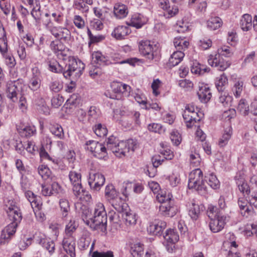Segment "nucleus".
<instances>
[{
  "label": "nucleus",
  "mask_w": 257,
  "mask_h": 257,
  "mask_svg": "<svg viewBox=\"0 0 257 257\" xmlns=\"http://www.w3.org/2000/svg\"><path fill=\"white\" fill-rule=\"evenodd\" d=\"M27 86L21 80L11 81L8 83L6 89L7 97L13 102H18L21 108L26 107L27 103V96H29V92L27 93Z\"/></svg>",
  "instance_id": "obj_1"
},
{
  "label": "nucleus",
  "mask_w": 257,
  "mask_h": 257,
  "mask_svg": "<svg viewBox=\"0 0 257 257\" xmlns=\"http://www.w3.org/2000/svg\"><path fill=\"white\" fill-rule=\"evenodd\" d=\"M7 213L11 222L3 230L1 238L9 240L15 233L17 228L22 220V216L19 208L14 205H11L8 207Z\"/></svg>",
  "instance_id": "obj_2"
},
{
  "label": "nucleus",
  "mask_w": 257,
  "mask_h": 257,
  "mask_svg": "<svg viewBox=\"0 0 257 257\" xmlns=\"http://www.w3.org/2000/svg\"><path fill=\"white\" fill-rule=\"evenodd\" d=\"M207 214L210 218L209 228L211 231L217 233L220 231L226 223V216L216 206L209 205Z\"/></svg>",
  "instance_id": "obj_3"
},
{
  "label": "nucleus",
  "mask_w": 257,
  "mask_h": 257,
  "mask_svg": "<svg viewBox=\"0 0 257 257\" xmlns=\"http://www.w3.org/2000/svg\"><path fill=\"white\" fill-rule=\"evenodd\" d=\"M188 186L190 189H194L201 195L206 194L207 187L203 180V173L200 169H195L190 173Z\"/></svg>",
  "instance_id": "obj_4"
},
{
  "label": "nucleus",
  "mask_w": 257,
  "mask_h": 257,
  "mask_svg": "<svg viewBox=\"0 0 257 257\" xmlns=\"http://www.w3.org/2000/svg\"><path fill=\"white\" fill-rule=\"evenodd\" d=\"M84 69V64L80 60L70 57L64 67H62V72L66 79H71V77H79Z\"/></svg>",
  "instance_id": "obj_5"
},
{
  "label": "nucleus",
  "mask_w": 257,
  "mask_h": 257,
  "mask_svg": "<svg viewBox=\"0 0 257 257\" xmlns=\"http://www.w3.org/2000/svg\"><path fill=\"white\" fill-rule=\"evenodd\" d=\"M139 49L140 54L149 60H152L159 56L160 51L158 47L151 45L150 41L140 42Z\"/></svg>",
  "instance_id": "obj_6"
},
{
  "label": "nucleus",
  "mask_w": 257,
  "mask_h": 257,
  "mask_svg": "<svg viewBox=\"0 0 257 257\" xmlns=\"http://www.w3.org/2000/svg\"><path fill=\"white\" fill-rule=\"evenodd\" d=\"M86 149L91 152L93 156L99 159H106L107 158V149L103 144L93 140H89L85 143Z\"/></svg>",
  "instance_id": "obj_7"
},
{
  "label": "nucleus",
  "mask_w": 257,
  "mask_h": 257,
  "mask_svg": "<svg viewBox=\"0 0 257 257\" xmlns=\"http://www.w3.org/2000/svg\"><path fill=\"white\" fill-rule=\"evenodd\" d=\"M105 182L104 176L93 168L91 166L89 173L88 184L93 191H98Z\"/></svg>",
  "instance_id": "obj_8"
},
{
  "label": "nucleus",
  "mask_w": 257,
  "mask_h": 257,
  "mask_svg": "<svg viewBox=\"0 0 257 257\" xmlns=\"http://www.w3.org/2000/svg\"><path fill=\"white\" fill-rule=\"evenodd\" d=\"M41 73L37 67L32 69V75L30 79L28 86L27 87V93L29 92V96H27L30 99H32L30 93H34L39 89L41 86Z\"/></svg>",
  "instance_id": "obj_9"
},
{
  "label": "nucleus",
  "mask_w": 257,
  "mask_h": 257,
  "mask_svg": "<svg viewBox=\"0 0 257 257\" xmlns=\"http://www.w3.org/2000/svg\"><path fill=\"white\" fill-rule=\"evenodd\" d=\"M69 178L73 185V191L76 197H80V194L83 192L81 185V175L80 173L71 171L69 172Z\"/></svg>",
  "instance_id": "obj_10"
},
{
  "label": "nucleus",
  "mask_w": 257,
  "mask_h": 257,
  "mask_svg": "<svg viewBox=\"0 0 257 257\" xmlns=\"http://www.w3.org/2000/svg\"><path fill=\"white\" fill-rule=\"evenodd\" d=\"M208 62L212 67H215L220 71H224L230 65L228 61L223 60L219 54L209 55Z\"/></svg>",
  "instance_id": "obj_11"
},
{
  "label": "nucleus",
  "mask_w": 257,
  "mask_h": 257,
  "mask_svg": "<svg viewBox=\"0 0 257 257\" xmlns=\"http://www.w3.org/2000/svg\"><path fill=\"white\" fill-rule=\"evenodd\" d=\"M49 30L51 34L56 38L68 42L70 40L71 33L70 31L64 27H50Z\"/></svg>",
  "instance_id": "obj_12"
},
{
  "label": "nucleus",
  "mask_w": 257,
  "mask_h": 257,
  "mask_svg": "<svg viewBox=\"0 0 257 257\" xmlns=\"http://www.w3.org/2000/svg\"><path fill=\"white\" fill-rule=\"evenodd\" d=\"M8 44L7 38L5 37L0 39V52L5 58L6 63L10 68H13L16 64L15 58L7 53Z\"/></svg>",
  "instance_id": "obj_13"
},
{
  "label": "nucleus",
  "mask_w": 257,
  "mask_h": 257,
  "mask_svg": "<svg viewBox=\"0 0 257 257\" xmlns=\"http://www.w3.org/2000/svg\"><path fill=\"white\" fill-rule=\"evenodd\" d=\"M107 215L104 216L93 215L90 227L93 230H98L104 232L107 230Z\"/></svg>",
  "instance_id": "obj_14"
},
{
  "label": "nucleus",
  "mask_w": 257,
  "mask_h": 257,
  "mask_svg": "<svg viewBox=\"0 0 257 257\" xmlns=\"http://www.w3.org/2000/svg\"><path fill=\"white\" fill-rule=\"evenodd\" d=\"M166 226L167 223L165 221L155 219L150 223L149 226L147 227V231L150 235L161 236Z\"/></svg>",
  "instance_id": "obj_15"
},
{
  "label": "nucleus",
  "mask_w": 257,
  "mask_h": 257,
  "mask_svg": "<svg viewBox=\"0 0 257 257\" xmlns=\"http://www.w3.org/2000/svg\"><path fill=\"white\" fill-rule=\"evenodd\" d=\"M133 140H128L126 141L119 142L117 146L116 152H115V156L120 157L121 155H125L130 150L134 151L136 149V145Z\"/></svg>",
  "instance_id": "obj_16"
},
{
  "label": "nucleus",
  "mask_w": 257,
  "mask_h": 257,
  "mask_svg": "<svg viewBox=\"0 0 257 257\" xmlns=\"http://www.w3.org/2000/svg\"><path fill=\"white\" fill-rule=\"evenodd\" d=\"M161 213L165 216L172 217L178 211V207L175 204L174 201H171L161 204L160 206Z\"/></svg>",
  "instance_id": "obj_17"
},
{
  "label": "nucleus",
  "mask_w": 257,
  "mask_h": 257,
  "mask_svg": "<svg viewBox=\"0 0 257 257\" xmlns=\"http://www.w3.org/2000/svg\"><path fill=\"white\" fill-rule=\"evenodd\" d=\"M183 117L188 128H191L196 122L199 121L201 119V116L198 113H191L186 110L183 111Z\"/></svg>",
  "instance_id": "obj_18"
},
{
  "label": "nucleus",
  "mask_w": 257,
  "mask_h": 257,
  "mask_svg": "<svg viewBox=\"0 0 257 257\" xmlns=\"http://www.w3.org/2000/svg\"><path fill=\"white\" fill-rule=\"evenodd\" d=\"M63 247L71 257H75V241L74 237H65L63 240Z\"/></svg>",
  "instance_id": "obj_19"
},
{
  "label": "nucleus",
  "mask_w": 257,
  "mask_h": 257,
  "mask_svg": "<svg viewBox=\"0 0 257 257\" xmlns=\"http://www.w3.org/2000/svg\"><path fill=\"white\" fill-rule=\"evenodd\" d=\"M131 33V30L128 26H118L113 30L111 35L117 40H123Z\"/></svg>",
  "instance_id": "obj_20"
},
{
  "label": "nucleus",
  "mask_w": 257,
  "mask_h": 257,
  "mask_svg": "<svg viewBox=\"0 0 257 257\" xmlns=\"http://www.w3.org/2000/svg\"><path fill=\"white\" fill-rule=\"evenodd\" d=\"M50 48L59 58L64 59L67 56L65 47L61 42L53 41L50 44Z\"/></svg>",
  "instance_id": "obj_21"
},
{
  "label": "nucleus",
  "mask_w": 257,
  "mask_h": 257,
  "mask_svg": "<svg viewBox=\"0 0 257 257\" xmlns=\"http://www.w3.org/2000/svg\"><path fill=\"white\" fill-rule=\"evenodd\" d=\"M113 14L118 19H121L126 17L128 14L127 7L121 3H116L114 6Z\"/></svg>",
  "instance_id": "obj_22"
},
{
  "label": "nucleus",
  "mask_w": 257,
  "mask_h": 257,
  "mask_svg": "<svg viewBox=\"0 0 257 257\" xmlns=\"http://www.w3.org/2000/svg\"><path fill=\"white\" fill-rule=\"evenodd\" d=\"M47 81L48 87L52 92L58 93L63 89L62 83L56 78H48Z\"/></svg>",
  "instance_id": "obj_23"
},
{
  "label": "nucleus",
  "mask_w": 257,
  "mask_h": 257,
  "mask_svg": "<svg viewBox=\"0 0 257 257\" xmlns=\"http://www.w3.org/2000/svg\"><path fill=\"white\" fill-rule=\"evenodd\" d=\"M236 185L239 190L245 196L248 195L250 193V188L245 179L240 176H236L235 177Z\"/></svg>",
  "instance_id": "obj_24"
},
{
  "label": "nucleus",
  "mask_w": 257,
  "mask_h": 257,
  "mask_svg": "<svg viewBox=\"0 0 257 257\" xmlns=\"http://www.w3.org/2000/svg\"><path fill=\"white\" fill-rule=\"evenodd\" d=\"M184 53L181 50H177L170 56L168 65L170 67H174L178 65L184 57Z\"/></svg>",
  "instance_id": "obj_25"
},
{
  "label": "nucleus",
  "mask_w": 257,
  "mask_h": 257,
  "mask_svg": "<svg viewBox=\"0 0 257 257\" xmlns=\"http://www.w3.org/2000/svg\"><path fill=\"white\" fill-rule=\"evenodd\" d=\"M145 24V20L143 15L136 14L132 16L131 21L127 23L128 26H133L137 29L141 28Z\"/></svg>",
  "instance_id": "obj_26"
},
{
  "label": "nucleus",
  "mask_w": 257,
  "mask_h": 257,
  "mask_svg": "<svg viewBox=\"0 0 257 257\" xmlns=\"http://www.w3.org/2000/svg\"><path fill=\"white\" fill-rule=\"evenodd\" d=\"M248 203V200L243 197L239 198L238 200V204L240 209L241 214L243 216L247 217L253 212V209L249 208L247 206Z\"/></svg>",
  "instance_id": "obj_27"
},
{
  "label": "nucleus",
  "mask_w": 257,
  "mask_h": 257,
  "mask_svg": "<svg viewBox=\"0 0 257 257\" xmlns=\"http://www.w3.org/2000/svg\"><path fill=\"white\" fill-rule=\"evenodd\" d=\"M111 60L113 62H110V63H118L120 64L127 63L131 66H135V63L138 61V59L136 58L123 59L119 54H114L111 56Z\"/></svg>",
  "instance_id": "obj_28"
},
{
  "label": "nucleus",
  "mask_w": 257,
  "mask_h": 257,
  "mask_svg": "<svg viewBox=\"0 0 257 257\" xmlns=\"http://www.w3.org/2000/svg\"><path fill=\"white\" fill-rule=\"evenodd\" d=\"M197 95L201 101L206 103L208 102L211 97V93L208 87L203 86L200 87L197 92Z\"/></svg>",
  "instance_id": "obj_29"
},
{
  "label": "nucleus",
  "mask_w": 257,
  "mask_h": 257,
  "mask_svg": "<svg viewBox=\"0 0 257 257\" xmlns=\"http://www.w3.org/2000/svg\"><path fill=\"white\" fill-rule=\"evenodd\" d=\"M227 84L228 79L224 73H223L219 77L216 78L215 86L219 92H225V89Z\"/></svg>",
  "instance_id": "obj_30"
},
{
  "label": "nucleus",
  "mask_w": 257,
  "mask_h": 257,
  "mask_svg": "<svg viewBox=\"0 0 257 257\" xmlns=\"http://www.w3.org/2000/svg\"><path fill=\"white\" fill-rule=\"evenodd\" d=\"M163 237L166 242L170 243H176L179 239L177 232L171 229H167Z\"/></svg>",
  "instance_id": "obj_31"
},
{
  "label": "nucleus",
  "mask_w": 257,
  "mask_h": 257,
  "mask_svg": "<svg viewBox=\"0 0 257 257\" xmlns=\"http://www.w3.org/2000/svg\"><path fill=\"white\" fill-rule=\"evenodd\" d=\"M50 132L56 138L63 139L64 138V133L62 127L59 124H51L49 126Z\"/></svg>",
  "instance_id": "obj_32"
},
{
  "label": "nucleus",
  "mask_w": 257,
  "mask_h": 257,
  "mask_svg": "<svg viewBox=\"0 0 257 257\" xmlns=\"http://www.w3.org/2000/svg\"><path fill=\"white\" fill-rule=\"evenodd\" d=\"M240 26L243 31H248L252 26L251 16L248 14H244L240 21Z\"/></svg>",
  "instance_id": "obj_33"
},
{
  "label": "nucleus",
  "mask_w": 257,
  "mask_h": 257,
  "mask_svg": "<svg viewBox=\"0 0 257 257\" xmlns=\"http://www.w3.org/2000/svg\"><path fill=\"white\" fill-rule=\"evenodd\" d=\"M105 196L109 201L118 199V193L112 184H109L106 186Z\"/></svg>",
  "instance_id": "obj_34"
},
{
  "label": "nucleus",
  "mask_w": 257,
  "mask_h": 257,
  "mask_svg": "<svg viewBox=\"0 0 257 257\" xmlns=\"http://www.w3.org/2000/svg\"><path fill=\"white\" fill-rule=\"evenodd\" d=\"M222 25V20L218 17H211L207 22V28L210 30H215Z\"/></svg>",
  "instance_id": "obj_35"
},
{
  "label": "nucleus",
  "mask_w": 257,
  "mask_h": 257,
  "mask_svg": "<svg viewBox=\"0 0 257 257\" xmlns=\"http://www.w3.org/2000/svg\"><path fill=\"white\" fill-rule=\"evenodd\" d=\"M39 244L44 248L47 250L51 254L55 250V243L54 241L49 238H41L39 240Z\"/></svg>",
  "instance_id": "obj_36"
},
{
  "label": "nucleus",
  "mask_w": 257,
  "mask_h": 257,
  "mask_svg": "<svg viewBox=\"0 0 257 257\" xmlns=\"http://www.w3.org/2000/svg\"><path fill=\"white\" fill-rule=\"evenodd\" d=\"M94 62L99 65H108L111 62L100 52H94L92 55Z\"/></svg>",
  "instance_id": "obj_37"
},
{
  "label": "nucleus",
  "mask_w": 257,
  "mask_h": 257,
  "mask_svg": "<svg viewBox=\"0 0 257 257\" xmlns=\"http://www.w3.org/2000/svg\"><path fill=\"white\" fill-rule=\"evenodd\" d=\"M94 62L99 65H108L111 62L100 52H94L92 55Z\"/></svg>",
  "instance_id": "obj_38"
},
{
  "label": "nucleus",
  "mask_w": 257,
  "mask_h": 257,
  "mask_svg": "<svg viewBox=\"0 0 257 257\" xmlns=\"http://www.w3.org/2000/svg\"><path fill=\"white\" fill-rule=\"evenodd\" d=\"M209 68L204 65H201L199 63L195 62L191 66V71L192 73L196 74L202 75L209 71Z\"/></svg>",
  "instance_id": "obj_39"
},
{
  "label": "nucleus",
  "mask_w": 257,
  "mask_h": 257,
  "mask_svg": "<svg viewBox=\"0 0 257 257\" xmlns=\"http://www.w3.org/2000/svg\"><path fill=\"white\" fill-rule=\"evenodd\" d=\"M220 93V95L219 97V102L221 103L223 107H229L231 105L232 100V96L226 91Z\"/></svg>",
  "instance_id": "obj_40"
},
{
  "label": "nucleus",
  "mask_w": 257,
  "mask_h": 257,
  "mask_svg": "<svg viewBox=\"0 0 257 257\" xmlns=\"http://www.w3.org/2000/svg\"><path fill=\"white\" fill-rule=\"evenodd\" d=\"M18 131L22 137L27 138L32 136L36 133V130L35 126L28 125L19 128Z\"/></svg>",
  "instance_id": "obj_41"
},
{
  "label": "nucleus",
  "mask_w": 257,
  "mask_h": 257,
  "mask_svg": "<svg viewBox=\"0 0 257 257\" xmlns=\"http://www.w3.org/2000/svg\"><path fill=\"white\" fill-rule=\"evenodd\" d=\"M121 215L122 218L125 222L126 225H134L136 223L137 219L135 214L127 211H123Z\"/></svg>",
  "instance_id": "obj_42"
},
{
  "label": "nucleus",
  "mask_w": 257,
  "mask_h": 257,
  "mask_svg": "<svg viewBox=\"0 0 257 257\" xmlns=\"http://www.w3.org/2000/svg\"><path fill=\"white\" fill-rule=\"evenodd\" d=\"M237 110L244 116L249 114V105L245 99H241L239 101L237 107Z\"/></svg>",
  "instance_id": "obj_43"
},
{
  "label": "nucleus",
  "mask_w": 257,
  "mask_h": 257,
  "mask_svg": "<svg viewBox=\"0 0 257 257\" xmlns=\"http://www.w3.org/2000/svg\"><path fill=\"white\" fill-rule=\"evenodd\" d=\"M208 185L213 189H217L220 187V183L216 176L213 173H210L205 176Z\"/></svg>",
  "instance_id": "obj_44"
},
{
  "label": "nucleus",
  "mask_w": 257,
  "mask_h": 257,
  "mask_svg": "<svg viewBox=\"0 0 257 257\" xmlns=\"http://www.w3.org/2000/svg\"><path fill=\"white\" fill-rule=\"evenodd\" d=\"M200 213L199 206L195 203H192L189 208V215L194 220L197 219Z\"/></svg>",
  "instance_id": "obj_45"
},
{
  "label": "nucleus",
  "mask_w": 257,
  "mask_h": 257,
  "mask_svg": "<svg viewBox=\"0 0 257 257\" xmlns=\"http://www.w3.org/2000/svg\"><path fill=\"white\" fill-rule=\"evenodd\" d=\"M59 205L62 211V216L64 218L68 216L70 211V206L68 201L65 199H61L59 201Z\"/></svg>",
  "instance_id": "obj_46"
},
{
  "label": "nucleus",
  "mask_w": 257,
  "mask_h": 257,
  "mask_svg": "<svg viewBox=\"0 0 257 257\" xmlns=\"http://www.w3.org/2000/svg\"><path fill=\"white\" fill-rule=\"evenodd\" d=\"M232 135V128L229 125L226 128L224 131V133L223 134L222 138L220 139L219 141V145L220 147H223L225 146L228 141L231 137Z\"/></svg>",
  "instance_id": "obj_47"
},
{
  "label": "nucleus",
  "mask_w": 257,
  "mask_h": 257,
  "mask_svg": "<svg viewBox=\"0 0 257 257\" xmlns=\"http://www.w3.org/2000/svg\"><path fill=\"white\" fill-rule=\"evenodd\" d=\"M107 148L113 153L116 152L117 146L119 143L118 140L113 136L109 137L107 141Z\"/></svg>",
  "instance_id": "obj_48"
},
{
  "label": "nucleus",
  "mask_w": 257,
  "mask_h": 257,
  "mask_svg": "<svg viewBox=\"0 0 257 257\" xmlns=\"http://www.w3.org/2000/svg\"><path fill=\"white\" fill-rule=\"evenodd\" d=\"M81 218L83 221L88 225L90 226V221L92 220V217L93 214L91 213V211L87 208V207L84 206L82 208Z\"/></svg>",
  "instance_id": "obj_49"
},
{
  "label": "nucleus",
  "mask_w": 257,
  "mask_h": 257,
  "mask_svg": "<svg viewBox=\"0 0 257 257\" xmlns=\"http://www.w3.org/2000/svg\"><path fill=\"white\" fill-rule=\"evenodd\" d=\"M48 69L54 73H60L62 71V66L55 60H49L48 62Z\"/></svg>",
  "instance_id": "obj_50"
},
{
  "label": "nucleus",
  "mask_w": 257,
  "mask_h": 257,
  "mask_svg": "<svg viewBox=\"0 0 257 257\" xmlns=\"http://www.w3.org/2000/svg\"><path fill=\"white\" fill-rule=\"evenodd\" d=\"M88 120L90 121L94 122L99 117L100 111L95 106H91L88 111Z\"/></svg>",
  "instance_id": "obj_51"
},
{
  "label": "nucleus",
  "mask_w": 257,
  "mask_h": 257,
  "mask_svg": "<svg viewBox=\"0 0 257 257\" xmlns=\"http://www.w3.org/2000/svg\"><path fill=\"white\" fill-rule=\"evenodd\" d=\"M143 250L144 245L142 243L137 242L131 244L130 252L134 256L136 255H141L142 254Z\"/></svg>",
  "instance_id": "obj_52"
},
{
  "label": "nucleus",
  "mask_w": 257,
  "mask_h": 257,
  "mask_svg": "<svg viewBox=\"0 0 257 257\" xmlns=\"http://www.w3.org/2000/svg\"><path fill=\"white\" fill-rule=\"evenodd\" d=\"M93 131L98 137H103L107 134V130L105 125L98 123L93 127Z\"/></svg>",
  "instance_id": "obj_53"
},
{
  "label": "nucleus",
  "mask_w": 257,
  "mask_h": 257,
  "mask_svg": "<svg viewBox=\"0 0 257 257\" xmlns=\"http://www.w3.org/2000/svg\"><path fill=\"white\" fill-rule=\"evenodd\" d=\"M157 198L158 201L161 204L171 202V201H174V200L172 199V195L169 192L167 193L166 192L164 193L162 191L157 195Z\"/></svg>",
  "instance_id": "obj_54"
},
{
  "label": "nucleus",
  "mask_w": 257,
  "mask_h": 257,
  "mask_svg": "<svg viewBox=\"0 0 257 257\" xmlns=\"http://www.w3.org/2000/svg\"><path fill=\"white\" fill-rule=\"evenodd\" d=\"M77 225L75 221H70V222L66 225L65 227V234L66 237H74L73 236V232L76 230Z\"/></svg>",
  "instance_id": "obj_55"
},
{
  "label": "nucleus",
  "mask_w": 257,
  "mask_h": 257,
  "mask_svg": "<svg viewBox=\"0 0 257 257\" xmlns=\"http://www.w3.org/2000/svg\"><path fill=\"white\" fill-rule=\"evenodd\" d=\"M93 215L103 216L107 215L104 205L101 203H97L94 208Z\"/></svg>",
  "instance_id": "obj_56"
},
{
  "label": "nucleus",
  "mask_w": 257,
  "mask_h": 257,
  "mask_svg": "<svg viewBox=\"0 0 257 257\" xmlns=\"http://www.w3.org/2000/svg\"><path fill=\"white\" fill-rule=\"evenodd\" d=\"M109 202L111 204L115 210L119 214H121L123 211V206L122 205V202L120 198L118 197V199L111 200Z\"/></svg>",
  "instance_id": "obj_57"
},
{
  "label": "nucleus",
  "mask_w": 257,
  "mask_h": 257,
  "mask_svg": "<svg viewBox=\"0 0 257 257\" xmlns=\"http://www.w3.org/2000/svg\"><path fill=\"white\" fill-rule=\"evenodd\" d=\"M120 85L121 83H113L111 85V88L112 89V91L113 92H114L116 94H112V95L109 96V97L110 98L112 99H119L121 98V96L120 95V91H119V90H120Z\"/></svg>",
  "instance_id": "obj_58"
},
{
  "label": "nucleus",
  "mask_w": 257,
  "mask_h": 257,
  "mask_svg": "<svg viewBox=\"0 0 257 257\" xmlns=\"http://www.w3.org/2000/svg\"><path fill=\"white\" fill-rule=\"evenodd\" d=\"M38 171L44 179H47L50 177L51 171L48 167L45 165L40 166L38 168Z\"/></svg>",
  "instance_id": "obj_59"
},
{
  "label": "nucleus",
  "mask_w": 257,
  "mask_h": 257,
  "mask_svg": "<svg viewBox=\"0 0 257 257\" xmlns=\"http://www.w3.org/2000/svg\"><path fill=\"white\" fill-rule=\"evenodd\" d=\"M243 84L242 81H238L234 83L232 88V91L236 97L240 96L241 95L243 88Z\"/></svg>",
  "instance_id": "obj_60"
},
{
  "label": "nucleus",
  "mask_w": 257,
  "mask_h": 257,
  "mask_svg": "<svg viewBox=\"0 0 257 257\" xmlns=\"http://www.w3.org/2000/svg\"><path fill=\"white\" fill-rule=\"evenodd\" d=\"M148 129L149 131L154 133L161 134L165 132L163 126L160 123H150L148 126Z\"/></svg>",
  "instance_id": "obj_61"
},
{
  "label": "nucleus",
  "mask_w": 257,
  "mask_h": 257,
  "mask_svg": "<svg viewBox=\"0 0 257 257\" xmlns=\"http://www.w3.org/2000/svg\"><path fill=\"white\" fill-rule=\"evenodd\" d=\"M74 6L75 8L82 12H87L89 7L84 2V0H78L74 1Z\"/></svg>",
  "instance_id": "obj_62"
},
{
  "label": "nucleus",
  "mask_w": 257,
  "mask_h": 257,
  "mask_svg": "<svg viewBox=\"0 0 257 257\" xmlns=\"http://www.w3.org/2000/svg\"><path fill=\"white\" fill-rule=\"evenodd\" d=\"M189 29V24L184 21H179L176 27V31L178 33H184Z\"/></svg>",
  "instance_id": "obj_63"
},
{
  "label": "nucleus",
  "mask_w": 257,
  "mask_h": 257,
  "mask_svg": "<svg viewBox=\"0 0 257 257\" xmlns=\"http://www.w3.org/2000/svg\"><path fill=\"white\" fill-rule=\"evenodd\" d=\"M201 158L199 154L191 153L190 155V163L194 167H198L201 163Z\"/></svg>",
  "instance_id": "obj_64"
}]
</instances>
